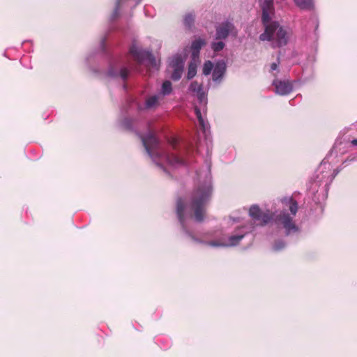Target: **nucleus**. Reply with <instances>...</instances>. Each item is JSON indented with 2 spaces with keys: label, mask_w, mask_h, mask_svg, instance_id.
I'll return each mask as SVG.
<instances>
[{
  "label": "nucleus",
  "mask_w": 357,
  "mask_h": 357,
  "mask_svg": "<svg viewBox=\"0 0 357 357\" xmlns=\"http://www.w3.org/2000/svg\"><path fill=\"white\" fill-rule=\"evenodd\" d=\"M211 185L207 183L200 185L194 189L190 194L188 204H185L181 197L177 199L176 213L183 229H185L187 215L198 222L204 220L206 214V206L211 200Z\"/></svg>",
  "instance_id": "1"
},
{
  "label": "nucleus",
  "mask_w": 357,
  "mask_h": 357,
  "mask_svg": "<svg viewBox=\"0 0 357 357\" xmlns=\"http://www.w3.org/2000/svg\"><path fill=\"white\" fill-rule=\"evenodd\" d=\"M109 74H111V75H112V76H115V75L112 74V72H109Z\"/></svg>",
  "instance_id": "32"
},
{
  "label": "nucleus",
  "mask_w": 357,
  "mask_h": 357,
  "mask_svg": "<svg viewBox=\"0 0 357 357\" xmlns=\"http://www.w3.org/2000/svg\"><path fill=\"white\" fill-rule=\"evenodd\" d=\"M199 100L200 101V102H203L205 101V99H206V97H205V94H204V92L203 91V90H202L200 92L196 93Z\"/></svg>",
  "instance_id": "26"
},
{
  "label": "nucleus",
  "mask_w": 357,
  "mask_h": 357,
  "mask_svg": "<svg viewBox=\"0 0 357 357\" xmlns=\"http://www.w3.org/2000/svg\"><path fill=\"white\" fill-rule=\"evenodd\" d=\"M172 143V146H173V147H174V148H175V146H176V140H175V139H173Z\"/></svg>",
  "instance_id": "31"
},
{
  "label": "nucleus",
  "mask_w": 357,
  "mask_h": 357,
  "mask_svg": "<svg viewBox=\"0 0 357 357\" xmlns=\"http://www.w3.org/2000/svg\"><path fill=\"white\" fill-rule=\"evenodd\" d=\"M207 244L208 245L215 246V247L225 246V243H218L217 241H210V242L207 243Z\"/></svg>",
  "instance_id": "27"
},
{
  "label": "nucleus",
  "mask_w": 357,
  "mask_h": 357,
  "mask_svg": "<svg viewBox=\"0 0 357 357\" xmlns=\"http://www.w3.org/2000/svg\"><path fill=\"white\" fill-rule=\"evenodd\" d=\"M285 246V244L282 241H276L274 244V250H280L282 248H284Z\"/></svg>",
  "instance_id": "24"
},
{
  "label": "nucleus",
  "mask_w": 357,
  "mask_h": 357,
  "mask_svg": "<svg viewBox=\"0 0 357 357\" xmlns=\"http://www.w3.org/2000/svg\"><path fill=\"white\" fill-rule=\"evenodd\" d=\"M197 73V66L194 63H190L188 66L187 78L188 79H192Z\"/></svg>",
  "instance_id": "16"
},
{
  "label": "nucleus",
  "mask_w": 357,
  "mask_h": 357,
  "mask_svg": "<svg viewBox=\"0 0 357 357\" xmlns=\"http://www.w3.org/2000/svg\"><path fill=\"white\" fill-rule=\"evenodd\" d=\"M273 85L275 86V93L281 96L289 94L293 89L292 85L289 81L275 79L273 81Z\"/></svg>",
  "instance_id": "8"
},
{
  "label": "nucleus",
  "mask_w": 357,
  "mask_h": 357,
  "mask_svg": "<svg viewBox=\"0 0 357 357\" xmlns=\"http://www.w3.org/2000/svg\"><path fill=\"white\" fill-rule=\"evenodd\" d=\"M276 220L282 224L286 230L287 235H289L291 232L298 231V227L293 222L292 217L285 211H281L280 213L276 216Z\"/></svg>",
  "instance_id": "6"
},
{
  "label": "nucleus",
  "mask_w": 357,
  "mask_h": 357,
  "mask_svg": "<svg viewBox=\"0 0 357 357\" xmlns=\"http://www.w3.org/2000/svg\"><path fill=\"white\" fill-rule=\"evenodd\" d=\"M351 144L354 146H357V139H353Z\"/></svg>",
  "instance_id": "30"
},
{
  "label": "nucleus",
  "mask_w": 357,
  "mask_h": 357,
  "mask_svg": "<svg viewBox=\"0 0 357 357\" xmlns=\"http://www.w3.org/2000/svg\"><path fill=\"white\" fill-rule=\"evenodd\" d=\"M146 153L151 158H165L172 165L182 163V160L174 154H169L160 149L159 141L155 135L149 132L147 135H139Z\"/></svg>",
  "instance_id": "3"
},
{
  "label": "nucleus",
  "mask_w": 357,
  "mask_h": 357,
  "mask_svg": "<svg viewBox=\"0 0 357 357\" xmlns=\"http://www.w3.org/2000/svg\"><path fill=\"white\" fill-rule=\"evenodd\" d=\"M130 54L138 63H141L144 61L147 60L152 66H156L155 59L151 53L142 50L135 45H132L130 47Z\"/></svg>",
  "instance_id": "4"
},
{
  "label": "nucleus",
  "mask_w": 357,
  "mask_h": 357,
  "mask_svg": "<svg viewBox=\"0 0 357 357\" xmlns=\"http://www.w3.org/2000/svg\"><path fill=\"white\" fill-rule=\"evenodd\" d=\"M272 12L262 10V22L266 28L264 33L260 35L259 38L263 41H272L273 47H280L287 43V32L283 28L280 27L276 22L268 24L271 20Z\"/></svg>",
  "instance_id": "2"
},
{
  "label": "nucleus",
  "mask_w": 357,
  "mask_h": 357,
  "mask_svg": "<svg viewBox=\"0 0 357 357\" xmlns=\"http://www.w3.org/2000/svg\"><path fill=\"white\" fill-rule=\"evenodd\" d=\"M284 205L289 207V209L293 216L296 215L298 211V203L292 197H285L282 199Z\"/></svg>",
  "instance_id": "12"
},
{
  "label": "nucleus",
  "mask_w": 357,
  "mask_h": 357,
  "mask_svg": "<svg viewBox=\"0 0 357 357\" xmlns=\"http://www.w3.org/2000/svg\"><path fill=\"white\" fill-rule=\"evenodd\" d=\"M262 10L273 11V0H264Z\"/></svg>",
  "instance_id": "21"
},
{
  "label": "nucleus",
  "mask_w": 357,
  "mask_h": 357,
  "mask_svg": "<svg viewBox=\"0 0 357 357\" xmlns=\"http://www.w3.org/2000/svg\"><path fill=\"white\" fill-rule=\"evenodd\" d=\"M194 22H195V15H192V13H188L185 15L184 24H185V26L190 29L193 26Z\"/></svg>",
  "instance_id": "15"
},
{
  "label": "nucleus",
  "mask_w": 357,
  "mask_h": 357,
  "mask_svg": "<svg viewBox=\"0 0 357 357\" xmlns=\"http://www.w3.org/2000/svg\"><path fill=\"white\" fill-rule=\"evenodd\" d=\"M225 47V43L222 41L214 42L211 44V48L214 52H219Z\"/></svg>",
  "instance_id": "20"
},
{
  "label": "nucleus",
  "mask_w": 357,
  "mask_h": 357,
  "mask_svg": "<svg viewBox=\"0 0 357 357\" xmlns=\"http://www.w3.org/2000/svg\"><path fill=\"white\" fill-rule=\"evenodd\" d=\"M226 71V65L224 61L216 63L213 71V79L214 81L220 80Z\"/></svg>",
  "instance_id": "10"
},
{
  "label": "nucleus",
  "mask_w": 357,
  "mask_h": 357,
  "mask_svg": "<svg viewBox=\"0 0 357 357\" xmlns=\"http://www.w3.org/2000/svg\"><path fill=\"white\" fill-rule=\"evenodd\" d=\"M189 89L192 92H194L195 93H197L200 92L202 90H203L202 86L201 84H199L198 82L196 81L192 82L190 84Z\"/></svg>",
  "instance_id": "19"
},
{
  "label": "nucleus",
  "mask_w": 357,
  "mask_h": 357,
  "mask_svg": "<svg viewBox=\"0 0 357 357\" xmlns=\"http://www.w3.org/2000/svg\"><path fill=\"white\" fill-rule=\"evenodd\" d=\"M157 102H158V97L154 96H151V97L149 98L146 100V105L147 107L150 108V107L155 106L157 104Z\"/></svg>",
  "instance_id": "22"
},
{
  "label": "nucleus",
  "mask_w": 357,
  "mask_h": 357,
  "mask_svg": "<svg viewBox=\"0 0 357 357\" xmlns=\"http://www.w3.org/2000/svg\"><path fill=\"white\" fill-rule=\"evenodd\" d=\"M119 75L123 80L126 79L129 75L128 69L126 68H122L120 71Z\"/></svg>",
  "instance_id": "23"
},
{
  "label": "nucleus",
  "mask_w": 357,
  "mask_h": 357,
  "mask_svg": "<svg viewBox=\"0 0 357 357\" xmlns=\"http://www.w3.org/2000/svg\"><path fill=\"white\" fill-rule=\"evenodd\" d=\"M205 45V42L202 39H197L192 42L191 45L192 57L193 60H195L199 57V52L203 45Z\"/></svg>",
  "instance_id": "11"
},
{
  "label": "nucleus",
  "mask_w": 357,
  "mask_h": 357,
  "mask_svg": "<svg viewBox=\"0 0 357 357\" xmlns=\"http://www.w3.org/2000/svg\"><path fill=\"white\" fill-rule=\"evenodd\" d=\"M250 216L261 225H266L273 219V214L267 211H262L257 205H252L249 210Z\"/></svg>",
  "instance_id": "5"
},
{
  "label": "nucleus",
  "mask_w": 357,
  "mask_h": 357,
  "mask_svg": "<svg viewBox=\"0 0 357 357\" xmlns=\"http://www.w3.org/2000/svg\"><path fill=\"white\" fill-rule=\"evenodd\" d=\"M277 68H278V63H273L271 65V70H275Z\"/></svg>",
  "instance_id": "28"
},
{
  "label": "nucleus",
  "mask_w": 357,
  "mask_h": 357,
  "mask_svg": "<svg viewBox=\"0 0 357 357\" xmlns=\"http://www.w3.org/2000/svg\"><path fill=\"white\" fill-rule=\"evenodd\" d=\"M195 113L198 119L199 123L202 126H204V119H202L201 112L197 107L195 108Z\"/></svg>",
  "instance_id": "25"
},
{
  "label": "nucleus",
  "mask_w": 357,
  "mask_h": 357,
  "mask_svg": "<svg viewBox=\"0 0 357 357\" xmlns=\"http://www.w3.org/2000/svg\"><path fill=\"white\" fill-rule=\"evenodd\" d=\"M172 66L174 69L172 74V79L178 81L181 79L183 70V61L180 56H176L173 59Z\"/></svg>",
  "instance_id": "9"
},
{
  "label": "nucleus",
  "mask_w": 357,
  "mask_h": 357,
  "mask_svg": "<svg viewBox=\"0 0 357 357\" xmlns=\"http://www.w3.org/2000/svg\"><path fill=\"white\" fill-rule=\"evenodd\" d=\"M172 83L170 81H165L162 85V93L163 95H168L172 92Z\"/></svg>",
  "instance_id": "17"
},
{
  "label": "nucleus",
  "mask_w": 357,
  "mask_h": 357,
  "mask_svg": "<svg viewBox=\"0 0 357 357\" xmlns=\"http://www.w3.org/2000/svg\"><path fill=\"white\" fill-rule=\"evenodd\" d=\"M234 30V26L231 22L228 21L222 22L216 26L215 39H225Z\"/></svg>",
  "instance_id": "7"
},
{
  "label": "nucleus",
  "mask_w": 357,
  "mask_h": 357,
  "mask_svg": "<svg viewBox=\"0 0 357 357\" xmlns=\"http://www.w3.org/2000/svg\"><path fill=\"white\" fill-rule=\"evenodd\" d=\"M243 235H233L229 236L228 243H225V246H234L237 244L243 239Z\"/></svg>",
  "instance_id": "14"
},
{
  "label": "nucleus",
  "mask_w": 357,
  "mask_h": 357,
  "mask_svg": "<svg viewBox=\"0 0 357 357\" xmlns=\"http://www.w3.org/2000/svg\"><path fill=\"white\" fill-rule=\"evenodd\" d=\"M119 7V1L117 2V5H116V7L114 10V17H116V15H117Z\"/></svg>",
  "instance_id": "29"
},
{
  "label": "nucleus",
  "mask_w": 357,
  "mask_h": 357,
  "mask_svg": "<svg viewBox=\"0 0 357 357\" xmlns=\"http://www.w3.org/2000/svg\"><path fill=\"white\" fill-rule=\"evenodd\" d=\"M295 4L301 9L310 10L313 8L312 0H294Z\"/></svg>",
  "instance_id": "13"
},
{
  "label": "nucleus",
  "mask_w": 357,
  "mask_h": 357,
  "mask_svg": "<svg viewBox=\"0 0 357 357\" xmlns=\"http://www.w3.org/2000/svg\"><path fill=\"white\" fill-rule=\"evenodd\" d=\"M213 68V64L211 61H207L204 63L203 66V74L205 75H208Z\"/></svg>",
  "instance_id": "18"
}]
</instances>
